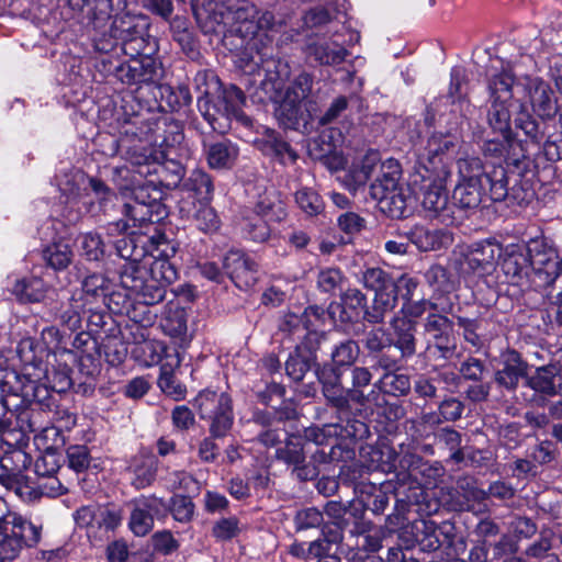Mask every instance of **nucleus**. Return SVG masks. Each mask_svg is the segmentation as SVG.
Here are the masks:
<instances>
[{
  "instance_id": "obj_1",
  "label": "nucleus",
  "mask_w": 562,
  "mask_h": 562,
  "mask_svg": "<svg viewBox=\"0 0 562 562\" xmlns=\"http://www.w3.org/2000/svg\"><path fill=\"white\" fill-rule=\"evenodd\" d=\"M505 54V45L498 48ZM516 59L505 55L491 59L486 69V89L490 108L487 120L494 131L508 137L512 113L516 109L514 125L532 142L541 139L535 113L541 120H550L558 112V100L550 85L540 77L517 76L514 71Z\"/></svg>"
},
{
  "instance_id": "obj_2",
  "label": "nucleus",
  "mask_w": 562,
  "mask_h": 562,
  "mask_svg": "<svg viewBox=\"0 0 562 562\" xmlns=\"http://www.w3.org/2000/svg\"><path fill=\"white\" fill-rule=\"evenodd\" d=\"M269 48L258 49L257 41L248 44V48L239 58V67L248 75L257 76V95L259 101H271L277 103L276 114L286 126L299 123L302 115V102L310 95L313 86V77L310 74L301 72L286 90L283 91L289 80L291 70L289 64L274 58L268 52ZM272 50V48H270Z\"/></svg>"
},
{
  "instance_id": "obj_3",
  "label": "nucleus",
  "mask_w": 562,
  "mask_h": 562,
  "mask_svg": "<svg viewBox=\"0 0 562 562\" xmlns=\"http://www.w3.org/2000/svg\"><path fill=\"white\" fill-rule=\"evenodd\" d=\"M372 380L371 371L366 367H353L351 370L352 387L345 389L341 384L340 373H336L333 380L323 381V395L327 404L335 411L336 423L326 424L323 427H310L306 437L317 443L327 442L328 438L339 435L363 439L368 432V426L359 417L362 412L379 405V393L373 387L364 394L362 387L368 386Z\"/></svg>"
},
{
  "instance_id": "obj_4",
  "label": "nucleus",
  "mask_w": 562,
  "mask_h": 562,
  "mask_svg": "<svg viewBox=\"0 0 562 562\" xmlns=\"http://www.w3.org/2000/svg\"><path fill=\"white\" fill-rule=\"evenodd\" d=\"M178 279L173 265L166 258L149 256L143 263H125L120 273L122 286L145 304H158L167 288Z\"/></svg>"
},
{
  "instance_id": "obj_5",
  "label": "nucleus",
  "mask_w": 562,
  "mask_h": 562,
  "mask_svg": "<svg viewBox=\"0 0 562 562\" xmlns=\"http://www.w3.org/2000/svg\"><path fill=\"white\" fill-rule=\"evenodd\" d=\"M402 169L396 159L389 158L380 166V171L370 184V196L376 201L381 212L390 217L406 216L411 192L402 182Z\"/></svg>"
},
{
  "instance_id": "obj_6",
  "label": "nucleus",
  "mask_w": 562,
  "mask_h": 562,
  "mask_svg": "<svg viewBox=\"0 0 562 562\" xmlns=\"http://www.w3.org/2000/svg\"><path fill=\"white\" fill-rule=\"evenodd\" d=\"M459 181L484 183L488 186V198L494 202L510 200L521 203L525 196L516 192L515 186L509 188L510 177L504 166L487 167L475 156L464 155L457 160Z\"/></svg>"
},
{
  "instance_id": "obj_7",
  "label": "nucleus",
  "mask_w": 562,
  "mask_h": 562,
  "mask_svg": "<svg viewBox=\"0 0 562 562\" xmlns=\"http://www.w3.org/2000/svg\"><path fill=\"white\" fill-rule=\"evenodd\" d=\"M461 147L460 137L452 133L431 134L418 153L415 165L417 175H434L440 181L451 176V165Z\"/></svg>"
},
{
  "instance_id": "obj_8",
  "label": "nucleus",
  "mask_w": 562,
  "mask_h": 562,
  "mask_svg": "<svg viewBox=\"0 0 562 562\" xmlns=\"http://www.w3.org/2000/svg\"><path fill=\"white\" fill-rule=\"evenodd\" d=\"M452 307H441L440 312H431L423 323L426 337L425 357L429 361H446L456 352L454 324L447 315Z\"/></svg>"
},
{
  "instance_id": "obj_9",
  "label": "nucleus",
  "mask_w": 562,
  "mask_h": 562,
  "mask_svg": "<svg viewBox=\"0 0 562 562\" xmlns=\"http://www.w3.org/2000/svg\"><path fill=\"white\" fill-rule=\"evenodd\" d=\"M358 280L367 290L374 292L372 306L364 311V319L372 324L382 323L385 315L396 307L394 279L380 267H368L360 272Z\"/></svg>"
},
{
  "instance_id": "obj_10",
  "label": "nucleus",
  "mask_w": 562,
  "mask_h": 562,
  "mask_svg": "<svg viewBox=\"0 0 562 562\" xmlns=\"http://www.w3.org/2000/svg\"><path fill=\"white\" fill-rule=\"evenodd\" d=\"M448 179L440 181L431 175H413V186L415 193L420 199L423 209L428 216L438 218L445 225H452L457 215L454 214V204L449 202L446 183Z\"/></svg>"
},
{
  "instance_id": "obj_11",
  "label": "nucleus",
  "mask_w": 562,
  "mask_h": 562,
  "mask_svg": "<svg viewBox=\"0 0 562 562\" xmlns=\"http://www.w3.org/2000/svg\"><path fill=\"white\" fill-rule=\"evenodd\" d=\"M194 404L201 419L210 422V435L213 438H224L231 431L234 424L232 400L225 392L212 390L201 391Z\"/></svg>"
},
{
  "instance_id": "obj_12",
  "label": "nucleus",
  "mask_w": 562,
  "mask_h": 562,
  "mask_svg": "<svg viewBox=\"0 0 562 562\" xmlns=\"http://www.w3.org/2000/svg\"><path fill=\"white\" fill-rule=\"evenodd\" d=\"M112 23L124 55L135 56L144 50H157L156 41L148 34L149 22L146 16L122 14L116 15Z\"/></svg>"
},
{
  "instance_id": "obj_13",
  "label": "nucleus",
  "mask_w": 562,
  "mask_h": 562,
  "mask_svg": "<svg viewBox=\"0 0 562 562\" xmlns=\"http://www.w3.org/2000/svg\"><path fill=\"white\" fill-rule=\"evenodd\" d=\"M156 52L144 50L113 68L117 80L127 86L156 83L164 77L162 64L154 57Z\"/></svg>"
},
{
  "instance_id": "obj_14",
  "label": "nucleus",
  "mask_w": 562,
  "mask_h": 562,
  "mask_svg": "<svg viewBox=\"0 0 562 562\" xmlns=\"http://www.w3.org/2000/svg\"><path fill=\"white\" fill-rule=\"evenodd\" d=\"M286 216L281 201L272 202L268 199L259 201L251 215L245 216L240 223L241 236L255 243H263L270 236L268 221H281Z\"/></svg>"
},
{
  "instance_id": "obj_15",
  "label": "nucleus",
  "mask_w": 562,
  "mask_h": 562,
  "mask_svg": "<svg viewBox=\"0 0 562 562\" xmlns=\"http://www.w3.org/2000/svg\"><path fill=\"white\" fill-rule=\"evenodd\" d=\"M306 428L304 430V437L300 436H290L286 439L285 446L279 448L276 452V456L279 460L283 461L288 465L293 467V474L300 481H311L317 477L319 474V469H317L314 464L305 463V453L311 452L310 446L314 443L315 446H323V443H317L314 440L306 437ZM333 437L328 438L327 443ZM326 445V442H324Z\"/></svg>"
},
{
  "instance_id": "obj_16",
  "label": "nucleus",
  "mask_w": 562,
  "mask_h": 562,
  "mask_svg": "<svg viewBox=\"0 0 562 562\" xmlns=\"http://www.w3.org/2000/svg\"><path fill=\"white\" fill-rule=\"evenodd\" d=\"M532 271L543 276V283L551 284L562 276V258L559 259L557 249L546 237L531 238L525 245Z\"/></svg>"
},
{
  "instance_id": "obj_17",
  "label": "nucleus",
  "mask_w": 562,
  "mask_h": 562,
  "mask_svg": "<svg viewBox=\"0 0 562 562\" xmlns=\"http://www.w3.org/2000/svg\"><path fill=\"white\" fill-rule=\"evenodd\" d=\"M128 505V528L136 537L147 536L154 529L155 517L164 516L167 512V503L155 494L136 497Z\"/></svg>"
},
{
  "instance_id": "obj_18",
  "label": "nucleus",
  "mask_w": 562,
  "mask_h": 562,
  "mask_svg": "<svg viewBox=\"0 0 562 562\" xmlns=\"http://www.w3.org/2000/svg\"><path fill=\"white\" fill-rule=\"evenodd\" d=\"M161 149L153 148H134L131 160L134 165L142 167V164H149L150 159H162L175 155L179 158H188L190 156L189 148L184 144V135L180 126L177 124L169 125L166 135L161 142Z\"/></svg>"
},
{
  "instance_id": "obj_19",
  "label": "nucleus",
  "mask_w": 562,
  "mask_h": 562,
  "mask_svg": "<svg viewBox=\"0 0 562 562\" xmlns=\"http://www.w3.org/2000/svg\"><path fill=\"white\" fill-rule=\"evenodd\" d=\"M122 212L133 226L159 222L165 215L162 204L156 198L149 199L145 188L134 191L133 198L123 205Z\"/></svg>"
},
{
  "instance_id": "obj_20",
  "label": "nucleus",
  "mask_w": 562,
  "mask_h": 562,
  "mask_svg": "<svg viewBox=\"0 0 562 562\" xmlns=\"http://www.w3.org/2000/svg\"><path fill=\"white\" fill-rule=\"evenodd\" d=\"M223 268L232 282L240 290H249L257 283L258 265L241 250H229L223 259Z\"/></svg>"
},
{
  "instance_id": "obj_21",
  "label": "nucleus",
  "mask_w": 562,
  "mask_h": 562,
  "mask_svg": "<svg viewBox=\"0 0 562 562\" xmlns=\"http://www.w3.org/2000/svg\"><path fill=\"white\" fill-rule=\"evenodd\" d=\"M501 256V267L507 281L519 286L526 284L532 267L525 245L509 244L502 249Z\"/></svg>"
},
{
  "instance_id": "obj_22",
  "label": "nucleus",
  "mask_w": 562,
  "mask_h": 562,
  "mask_svg": "<svg viewBox=\"0 0 562 562\" xmlns=\"http://www.w3.org/2000/svg\"><path fill=\"white\" fill-rule=\"evenodd\" d=\"M502 249L501 245L493 239L475 241L469 246L464 265L474 274H490L496 267V260L501 257Z\"/></svg>"
},
{
  "instance_id": "obj_23",
  "label": "nucleus",
  "mask_w": 562,
  "mask_h": 562,
  "mask_svg": "<svg viewBox=\"0 0 562 562\" xmlns=\"http://www.w3.org/2000/svg\"><path fill=\"white\" fill-rule=\"evenodd\" d=\"M158 469L159 461L156 456L149 452H139L128 460L125 474L131 486L139 491L155 483Z\"/></svg>"
},
{
  "instance_id": "obj_24",
  "label": "nucleus",
  "mask_w": 562,
  "mask_h": 562,
  "mask_svg": "<svg viewBox=\"0 0 562 562\" xmlns=\"http://www.w3.org/2000/svg\"><path fill=\"white\" fill-rule=\"evenodd\" d=\"M391 347H395L401 358L408 359L416 353L417 323L407 317L394 316L390 322Z\"/></svg>"
},
{
  "instance_id": "obj_25",
  "label": "nucleus",
  "mask_w": 562,
  "mask_h": 562,
  "mask_svg": "<svg viewBox=\"0 0 562 562\" xmlns=\"http://www.w3.org/2000/svg\"><path fill=\"white\" fill-rule=\"evenodd\" d=\"M236 23L239 24L238 32L256 35L259 30L273 31L278 23L273 13L269 11L260 12L254 4L245 3L234 13Z\"/></svg>"
},
{
  "instance_id": "obj_26",
  "label": "nucleus",
  "mask_w": 562,
  "mask_h": 562,
  "mask_svg": "<svg viewBox=\"0 0 562 562\" xmlns=\"http://www.w3.org/2000/svg\"><path fill=\"white\" fill-rule=\"evenodd\" d=\"M92 311L88 307V302L83 300L82 292H74L67 301L61 302L56 313L58 324L70 333H76L82 328V321L87 312Z\"/></svg>"
},
{
  "instance_id": "obj_27",
  "label": "nucleus",
  "mask_w": 562,
  "mask_h": 562,
  "mask_svg": "<svg viewBox=\"0 0 562 562\" xmlns=\"http://www.w3.org/2000/svg\"><path fill=\"white\" fill-rule=\"evenodd\" d=\"M392 490L393 486L390 482L376 485L371 482L360 481L355 485V493L359 502L375 515L384 513L389 505Z\"/></svg>"
},
{
  "instance_id": "obj_28",
  "label": "nucleus",
  "mask_w": 562,
  "mask_h": 562,
  "mask_svg": "<svg viewBox=\"0 0 562 562\" xmlns=\"http://www.w3.org/2000/svg\"><path fill=\"white\" fill-rule=\"evenodd\" d=\"M308 321H305L303 314L299 315L295 313H286L282 316L279 322V331L290 339H302L300 345L315 344L319 345L321 340L324 338L323 333L310 329L307 326Z\"/></svg>"
},
{
  "instance_id": "obj_29",
  "label": "nucleus",
  "mask_w": 562,
  "mask_h": 562,
  "mask_svg": "<svg viewBox=\"0 0 562 562\" xmlns=\"http://www.w3.org/2000/svg\"><path fill=\"white\" fill-rule=\"evenodd\" d=\"M88 186L90 192L87 193L88 200L83 202L87 211L93 216L108 213L117 200L115 191L95 177L88 178Z\"/></svg>"
},
{
  "instance_id": "obj_30",
  "label": "nucleus",
  "mask_w": 562,
  "mask_h": 562,
  "mask_svg": "<svg viewBox=\"0 0 562 562\" xmlns=\"http://www.w3.org/2000/svg\"><path fill=\"white\" fill-rule=\"evenodd\" d=\"M1 530H9L27 548H34L41 540L42 526L33 524L19 513L8 510Z\"/></svg>"
},
{
  "instance_id": "obj_31",
  "label": "nucleus",
  "mask_w": 562,
  "mask_h": 562,
  "mask_svg": "<svg viewBox=\"0 0 562 562\" xmlns=\"http://www.w3.org/2000/svg\"><path fill=\"white\" fill-rule=\"evenodd\" d=\"M305 52L310 58L323 66L339 65L348 55V50L341 44L336 41H327L324 37L311 41L306 45Z\"/></svg>"
},
{
  "instance_id": "obj_32",
  "label": "nucleus",
  "mask_w": 562,
  "mask_h": 562,
  "mask_svg": "<svg viewBox=\"0 0 562 562\" xmlns=\"http://www.w3.org/2000/svg\"><path fill=\"white\" fill-rule=\"evenodd\" d=\"M525 373L526 364L520 355L515 350H509L502 356V369L495 372V382L498 386L513 391L518 386L519 380Z\"/></svg>"
},
{
  "instance_id": "obj_33",
  "label": "nucleus",
  "mask_w": 562,
  "mask_h": 562,
  "mask_svg": "<svg viewBox=\"0 0 562 562\" xmlns=\"http://www.w3.org/2000/svg\"><path fill=\"white\" fill-rule=\"evenodd\" d=\"M168 300L161 314L160 325L165 334L172 338L183 339L187 334V312L180 305L176 294Z\"/></svg>"
},
{
  "instance_id": "obj_34",
  "label": "nucleus",
  "mask_w": 562,
  "mask_h": 562,
  "mask_svg": "<svg viewBox=\"0 0 562 562\" xmlns=\"http://www.w3.org/2000/svg\"><path fill=\"white\" fill-rule=\"evenodd\" d=\"M207 165L212 169H231L237 157L238 147L228 139L203 144Z\"/></svg>"
},
{
  "instance_id": "obj_35",
  "label": "nucleus",
  "mask_w": 562,
  "mask_h": 562,
  "mask_svg": "<svg viewBox=\"0 0 562 562\" xmlns=\"http://www.w3.org/2000/svg\"><path fill=\"white\" fill-rule=\"evenodd\" d=\"M8 290L22 303L41 302L48 290L47 284L37 277L9 279Z\"/></svg>"
},
{
  "instance_id": "obj_36",
  "label": "nucleus",
  "mask_w": 562,
  "mask_h": 562,
  "mask_svg": "<svg viewBox=\"0 0 562 562\" xmlns=\"http://www.w3.org/2000/svg\"><path fill=\"white\" fill-rule=\"evenodd\" d=\"M319 345L311 344L305 347L297 345L294 352L290 353L285 361V372L289 378L295 382L304 379L305 374L312 369L315 361V351Z\"/></svg>"
},
{
  "instance_id": "obj_37",
  "label": "nucleus",
  "mask_w": 562,
  "mask_h": 562,
  "mask_svg": "<svg viewBox=\"0 0 562 562\" xmlns=\"http://www.w3.org/2000/svg\"><path fill=\"white\" fill-rule=\"evenodd\" d=\"M125 7L126 0H124V3L121 7H112L109 11L108 18L99 25L94 23H83L81 21H77L79 24L87 27H92L95 31V34L93 35V45L95 50L108 54L115 49V47L120 44V40L113 31V23L111 22L109 24V21L111 19V13L114 10H122Z\"/></svg>"
},
{
  "instance_id": "obj_38",
  "label": "nucleus",
  "mask_w": 562,
  "mask_h": 562,
  "mask_svg": "<svg viewBox=\"0 0 562 562\" xmlns=\"http://www.w3.org/2000/svg\"><path fill=\"white\" fill-rule=\"evenodd\" d=\"M488 196V186L484 183L461 182L457 184L452 194L454 213L461 209H475Z\"/></svg>"
},
{
  "instance_id": "obj_39",
  "label": "nucleus",
  "mask_w": 562,
  "mask_h": 562,
  "mask_svg": "<svg viewBox=\"0 0 562 562\" xmlns=\"http://www.w3.org/2000/svg\"><path fill=\"white\" fill-rule=\"evenodd\" d=\"M407 239L420 251H430L443 246L449 236L441 229H429L422 225L412 227L406 233Z\"/></svg>"
},
{
  "instance_id": "obj_40",
  "label": "nucleus",
  "mask_w": 562,
  "mask_h": 562,
  "mask_svg": "<svg viewBox=\"0 0 562 562\" xmlns=\"http://www.w3.org/2000/svg\"><path fill=\"white\" fill-rule=\"evenodd\" d=\"M373 386L379 394L383 393L394 397L406 396L412 390L409 375L401 373L398 370L384 372Z\"/></svg>"
},
{
  "instance_id": "obj_41",
  "label": "nucleus",
  "mask_w": 562,
  "mask_h": 562,
  "mask_svg": "<svg viewBox=\"0 0 562 562\" xmlns=\"http://www.w3.org/2000/svg\"><path fill=\"white\" fill-rule=\"evenodd\" d=\"M123 520V510L117 506H97L92 536L103 538L113 532Z\"/></svg>"
},
{
  "instance_id": "obj_42",
  "label": "nucleus",
  "mask_w": 562,
  "mask_h": 562,
  "mask_svg": "<svg viewBox=\"0 0 562 562\" xmlns=\"http://www.w3.org/2000/svg\"><path fill=\"white\" fill-rule=\"evenodd\" d=\"M72 250L68 241L57 240L47 245L42 252V258L54 270L66 269L72 260Z\"/></svg>"
},
{
  "instance_id": "obj_43",
  "label": "nucleus",
  "mask_w": 562,
  "mask_h": 562,
  "mask_svg": "<svg viewBox=\"0 0 562 562\" xmlns=\"http://www.w3.org/2000/svg\"><path fill=\"white\" fill-rule=\"evenodd\" d=\"M244 102L245 97L243 91L238 87L232 85L222 91L214 106L223 116H238Z\"/></svg>"
},
{
  "instance_id": "obj_44",
  "label": "nucleus",
  "mask_w": 562,
  "mask_h": 562,
  "mask_svg": "<svg viewBox=\"0 0 562 562\" xmlns=\"http://www.w3.org/2000/svg\"><path fill=\"white\" fill-rule=\"evenodd\" d=\"M413 535L420 549L424 551H436L441 547L437 535V525L431 520H418L413 525Z\"/></svg>"
},
{
  "instance_id": "obj_45",
  "label": "nucleus",
  "mask_w": 562,
  "mask_h": 562,
  "mask_svg": "<svg viewBox=\"0 0 562 562\" xmlns=\"http://www.w3.org/2000/svg\"><path fill=\"white\" fill-rule=\"evenodd\" d=\"M138 236L135 234H126L114 241L117 256L126 260V263H143L147 258L143 246H138Z\"/></svg>"
},
{
  "instance_id": "obj_46",
  "label": "nucleus",
  "mask_w": 562,
  "mask_h": 562,
  "mask_svg": "<svg viewBox=\"0 0 562 562\" xmlns=\"http://www.w3.org/2000/svg\"><path fill=\"white\" fill-rule=\"evenodd\" d=\"M360 348L352 339L342 340L331 350L330 358L334 366V375L339 373V368L351 367L358 359Z\"/></svg>"
},
{
  "instance_id": "obj_47",
  "label": "nucleus",
  "mask_w": 562,
  "mask_h": 562,
  "mask_svg": "<svg viewBox=\"0 0 562 562\" xmlns=\"http://www.w3.org/2000/svg\"><path fill=\"white\" fill-rule=\"evenodd\" d=\"M78 370L86 378L80 384L83 387V392H92L94 390V381L101 373L100 357L92 352L81 353L78 358Z\"/></svg>"
},
{
  "instance_id": "obj_48",
  "label": "nucleus",
  "mask_w": 562,
  "mask_h": 562,
  "mask_svg": "<svg viewBox=\"0 0 562 562\" xmlns=\"http://www.w3.org/2000/svg\"><path fill=\"white\" fill-rule=\"evenodd\" d=\"M192 224L204 234H213L220 229L221 220L212 206L207 203L199 202L192 214Z\"/></svg>"
},
{
  "instance_id": "obj_49",
  "label": "nucleus",
  "mask_w": 562,
  "mask_h": 562,
  "mask_svg": "<svg viewBox=\"0 0 562 562\" xmlns=\"http://www.w3.org/2000/svg\"><path fill=\"white\" fill-rule=\"evenodd\" d=\"M422 464L420 456L412 451L409 446L400 445L396 465L392 472L396 474L398 481L405 482L411 476V472L417 470Z\"/></svg>"
},
{
  "instance_id": "obj_50",
  "label": "nucleus",
  "mask_w": 562,
  "mask_h": 562,
  "mask_svg": "<svg viewBox=\"0 0 562 562\" xmlns=\"http://www.w3.org/2000/svg\"><path fill=\"white\" fill-rule=\"evenodd\" d=\"M186 158H179L175 155H170V157H166L162 159H150L149 164H142V166H147L146 171H140L142 173H162L164 171H168L171 175L172 183L176 184L184 175L183 160Z\"/></svg>"
},
{
  "instance_id": "obj_51",
  "label": "nucleus",
  "mask_w": 562,
  "mask_h": 562,
  "mask_svg": "<svg viewBox=\"0 0 562 562\" xmlns=\"http://www.w3.org/2000/svg\"><path fill=\"white\" fill-rule=\"evenodd\" d=\"M555 375L554 367H541L528 379L527 383L536 392L552 396L559 393L555 389Z\"/></svg>"
},
{
  "instance_id": "obj_52",
  "label": "nucleus",
  "mask_w": 562,
  "mask_h": 562,
  "mask_svg": "<svg viewBox=\"0 0 562 562\" xmlns=\"http://www.w3.org/2000/svg\"><path fill=\"white\" fill-rule=\"evenodd\" d=\"M295 203L308 216L321 214L325 207L322 196L308 187H302L296 190Z\"/></svg>"
},
{
  "instance_id": "obj_53",
  "label": "nucleus",
  "mask_w": 562,
  "mask_h": 562,
  "mask_svg": "<svg viewBox=\"0 0 562 562\" xmlns=\"http://www.w3.org/2000/svg\"><path fill=\"white\" fill-rule=\"evenodd\" d=\"M187 188L194 192L199 202L210 201L213 194L211 177L202 169H194L186 183Z\"/></svg>"
},
{
  "instance_id": "obj_54",
  "label": "nucleus",
  "mask_w": 562,
  "mask_h": 562,
  "mask_svg": "<svg viewBox=\"0 0 562 562\" xmlns=\"http://www.w3.org/2000/svg\"><path fill=\"white\" fill-rule=\"evenodd\" d=\"M109 285L110 282L106 277L101 273H92L83 279L79 292L83 293V300H86L89 305L91 303L89 297L94 300L101 297L103 300L109 292Z\"/></svg>"
},
{
  "instance_id": "obj_55",
  "label": "nucleus",
  "mask_w": 562,
  "mask_h": 562,
  "mask_svg": "<svg viewBox=\"0 0 562 562\" xmlns=\"http://www.w3.org/2000/svg\"><path fill=\"white\" fill-rule=\"evenodd\" d=\"M243 526L236 516L222 517L213 524L212 537L216 541H229L240 535Z\"/></svg>"
},
{
  "instance_id": "obj_56",
  "label": "nucleus",
  "mask_w": 562,
  "mask_h": 562,
  "mask_svg": "<svg viewBox=\"0 0 562 562\" xmlns=\"http://www.w3.org/2000/svg\"><path fill=\"white\" fill-rule=\"evenodd\" d=\"M371 462L373 467L391 473L396 465L397 451L387 443H381L375 447H371Z\"/></svg>"
},
{
  "instance_id": "obj_57",
  "label": "nucleus",
  "mask_w": 562,
  "mask_h": 562,
  "mask_svg": "<svg viewBox=\"0 0 562 562\" xmlns=\"http://www.w3.org/2000/svg\"><path fill=\"white\" fill-rule=\"evenodd\" d=\"M31 464V457L21 448L7 451L0 458V467L12 475L21 474Z\"/></svg>"
},
{
  "instance_id": "obj_58",
  "label": "nucleus",
  "mask_w": 562,
  "mask_h": 562,
  "mask_svg": "<svg viewBox=\"0 0 562 562\" xmlns=\"http://www.w3.org/2000/svg\"><path fill=\"white\" fill-rule=\"evenodd\" d=\"M168 509L177 521L189 522L193 518L195 505L190 496L176 494L167 504Z\"/></svg>"
},
{
  "instance_id": "obj_59",
  "label": "nucleus",
  "mask_w": 562,
  "mask_h": 562,
  "mask_svg": "<svg viewBox=\"0 0 562 562\" xmlns=\"http://www.w3.org/2000/svg\"><path fill=\"white\" fill-rule=\"evenodd\" d=\"M254 423L260 425L263 429L258 434V441L266 447H273L281 441L282 431L272 427L269 416L262 412H258L254 416Z\"/></svg>"
},
{
  "instance_id": "obj_60",
  "label": "nucleus",
  "mask_w": 562,
  "mask_h": 562,
  "mask_svg": "<svg viewBox=\"0 0 562 562\" xmlns=\"http://www.w3.org/2000/svg\"><path fill=\"white\" fill-rule=\"evenodd\" d=\"M345 276L339 268L328 267L321 269L317 276V288L324 293L334 294L341 289Z\"/></svg>"
},
{
  "instance_id": "obj_61",
  "label": "nucleus",
  "mask_w": 562,
  "mask_h": 562,
  "mask_svg": "<svg viewBox=\"0 0 562 562\" xmlns=\"http://www.w3.org/2000/svg\"><path fill=\"white\" fill-rule=\"evenodd\" d=\"M78 243L82 255L88 260H99L104 255V241L97 233H86L79 236Z\"/></svg>"
},
{
  "instance_id": "obj_62",
  "label": "nucleus",
  "mask_w": 562,
  "mask_h": 562,
  "mask_svg": "<svg viewBox=\"0 0 562 562\" xmlns=\"http://www.w3.org/2000/svg\"><path fill=\"white\" fill-rule=\"evenodd\" d=\"M296 531L318 528L324 522V515L315 507H306L297 510L293 518Z\"/></svg>"
},
{
  "instance_id": "obj_63",
  "label": "nucleus",
  "mask_w": 562,
  "mask_h": 562,
  "mask_svg": "<svg viewBox=\"0 0 562 562\" xmlns=\"http://www.w3.org/2000/svg\"><path fill=\"white\" fill-rule=\"evenodd\" d=\"M27 548L9 530H0V562H11L15 560L22 550Z\"/></svg>"
},
{
  "instance_id": "obj_64",
  "label": "nucleus",
  "mask_w": 562,
  "mask_h": 562,
  "mask_svg": "<svg viewBox=\"0 0 562 562\" xmlns=\"http://www.w3.org/2000/svg\"><path fill=\"white\" fill-rule=\"evenodd\" d=\"M362 344L370 355L390 349V334L383 327H374L364 334Z\"/></svg>"
}]
</instances>
